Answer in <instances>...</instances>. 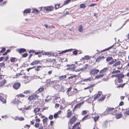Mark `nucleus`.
Instances as JSON below:
<instances>
[{"label":"nucleus","instance_id":"49530a36","mask_svg":"<svg viewBox=\"0 0 129 129\" xmlns=\"http://www.w3.org/2000/svg\"><path fill=\"white\" fill-rule=\"evenodd\" d=\"M99 118V116H96L94 118V121L95 122H96L97 121V120Z\"/></svg>","mask_w":129,"mask_h":129},{"label":"nucleus","instance_id":"5701e85b","mask_svg":"<svg viewBox=\"0 0 129 129\" xmlns=\"http://www.w3.org/2000/svg\"><path fill=\"white\" fill-rule=\"evenodd\" d=\"M120 63V61H117L115 63L113 64V66H116L118 65H119Z\"/></svg>","mask_w":129,"mask_h":129},{"label":"nucleus","instance_id":"7ed1b4c3","mask_svg":"<svg viewBox=\"0 0 129 129\" xmlns=\"http://www.w3.org/2000/svg\"><path fill=\"white\" fill-rule=\"evenodd\" d=\"M99 70L96 69H93L90 70V74L91 75H94L97 74L99 72Z\"/></svg>","mask_w":129,"mask_h":129},{"label":"nucleus","instance_id":"052dcab7","mask_svg":"<svg viewBox=\"0 0 129 129\" xmlns=\"http://www.w3.org/2000/svg\"><path fill=\"white\" fill-rule=\"evenodd\" d=\"M58 116L57 113H55L54 115V118H57Z\"/></svg>","mask_w":129,"mask_h":129},{"label":"nucleus","instance_id":"2f4dec72","mask_svg":"<svg viewBox=\"0 0 129 129\" xmlns=\"http://www.w3.org/2000/svg\"><path fill=\"white\" fill-rule=\"evenodd\" d=\"M113 59L112 57H107L106 58V60L108 61H109Z\"/></svg>","mask_w":129,"mask_h":129},{"label":"nucleus","instance_id":"f03ea898","mask_svg":"<svg viewBox=\"0 0 129 129\" xmlns=\"http://www.w3.org/2000/svg\"><path fill=\"white\" fill-rule=\"evenodd\" d=\"M54 8L52 6H47L45 7H41V10L43 11V9H44L45 10H46V11H51L53 10Z\"/></svg>","mask_w":129,"mask_h":129},{"label":"nucleus","instance_id":"a19ab883","mask_svg":"<svg viewBox=\"0 0 129 129\" xmlns=\"http://www.w3.org/2000/svg\"><path fill=\"white\" fill-rule=\"evenodd\" d=\"M71 1V0H67L64 1V5L67 4Z\"/></svg>","mask_w":129,"mask_h":129},{"label":"nucleus","instance_id":"2eb2a0df","mask_svg":"<svg viewBox=\"0 0 129 129\" xmlns=\"http://www.w3.org/2000/svg\"><path fill=\"white\" fill-rule=\"evenodd\" d=\"M66 75H62L59 77V81H62L66 77Z\"/></svg>","mask_w":129,"mask_h":129},{"label":"nucleus","instance_id":"1a4fd4ad","mask_svg":"<svg viewBox=\"0 0 129 129\" xmlns=\"http://www.w3.org/2000/svg\"><path fill=\"white\" fill-rule=\"evenodd\" d=\"M76 120V118L74 116H73L72 118L70 119L69 122L71 124H72L74 122H75Z\"/></svg>","mask_w":129,"mask_h":129},{"label":"nucleus","instance_id":"dca6fc26","mask_svg":"<svg viewBox=\"0 0 129 129\" xmlns=\"http://www.w3.org/2000/svg\"><path fill=\"white\" fill-rule=\"evenodd\" d=\"M122 116V115L121 113H116L115 115V117L117 119H119Z\"/></svg>","mask_w":129,"mask_h":129},{"label":"nucleus","instance_id":"680f3d73","mask_svg":"<svg viewBox=\"0 0 129 129\" xmlns=\"http://www.w3.org/2000/svg\"><path fill=\"white\" fill-rule=\"evenodd\" d=\"M91 80V78H89L86 79H85L84 80V81H90Z\"/></svg>","mask_w":129,"mask_h":129},{"label":"nucleus","instance_id":"58836bf2","mask_svg":"<svg viewBox=\"0 0 129 129\" xmlns=\"http://www.w3.org/2000/svg\"><path fill=\"white\" fill-rule=\"evenodd\" d=\"M125 85V84H121L119 85H118L117 86V88L119 87H123Z\"/></svg>","mask_w":129,"mask_h":129},{"label":"nucleus","instance_id":"c9c22d12","mask_svg":"<svg viewBox=\"0 0 129 129\" xmlns=\"http://www.w3.org/2000/svg\"><path fill=\"white\" fill-rule=\"evenodd\" d=\"M40 110V109L39 108H36L34 110V112L35 113H36L39 111Z\"/></svg>","mask_w":129,"mask_h":129},{"label":"nucleus","instance_id":"b1692460","mask_svg":"<svg viewBox=\"0 0 129 129\" xmlns=\"http://www.w3.org/2000/svg\"><path fill=\"white\" fill-rule=\"evenodd\" d=\"M88 67V66L87 64H85L84 67L81 69L80 70L82 71L85 70L87 69V67Z\"/></svg>","mask_w":129,"mask_h":129},{"label":"nucleus","instance_id":"39448f33","mask_svg":"<svg viewBox=\"0 0 129 129\" xmlns=\"http://www.w3.org/2000/svg\"><path fill=\"white\" fill-rule=\"evenodd\" d=\"M21 86V84L19 83H15L13 85V88L16 89H17L19 88Z\"/></svg>","mask_w":129,"mask_h":129},{"label":"nucleus","instance_id":"0eeeda50","mask_svg":"<svg viewBox=\"0 0 129 129\" xmlns=\"http://www.w3.org/2000/svg\"><path fill=\"white\" fill-rule=\"evenodd\" d=\"M71 89L72 88L71 87H70V88H69L68 89V90H67V91H66V92L67 93V94H68V96L72 95L73 94H74V93H73V92H75V90L76 91L77 90V89L76 88H75L74 89V91L72 93L71 92V94H70L69 93V92L70 91Z\"/></svg>","mask_w":129,"mask_h":129},{"label":"nucleus","instance_id":"cd10ccee","mask_svg":"<svg viewBox=\"0 0 129 129\" xmlns=\"http://www.w3.org/2000/svg\"><path fill=\"white\" fill-rule=\"evenodd\" d=\"M34 67V68H35V70L37 71H39V69L41 67V66H37V67Z\"/></svg>","mask_w":129,"mask_h":129},{"label":"nucleus","instance_id":"7c9ffc66","mask_svg":"<svg viewBox=\"0 0 129 129\" xmlns=\"http://www.w3.org/2000/svg\"><path fill=\"white\" fill-rule=\"evenodd\" d=\"M70 50H71V49H68V50H65L64 51H62L60 53H59V54H61L62 53H66L68 51H70Z\"/></svg>","mask_w":129,"mask_h":129},{"label":"nucleus","instance_id":"f3484780","mask_svg":"<svg viewBox=\"0 0 129 129\" xmlns=\"http://www.w3.org/2000/svg\"><path fill=\"white\" fill-rule=\"evenodd\" d=\"M108 69V68H104V69L100 71V74H104V73L107 71V70Z\"/></svg>","mask_w":129,"mask_h":129},{"label":"nucleus","instance_id":"c756f323","mask_svg":"<svg viewBox=\"0 0 129 129\" xmlns=\"http://www.w3.org/2000/svg\"><path fill=\"white\" fill-rule=\"evenodd\" d=\"M80 7L81 8H84L86 7V6L84 4H82L80 5Z\"/></svg>","mask_w":129,"mask_h":129},{"label":"nucleus","instance_id":"e2e57ef3","mask_svg":"<svg viewBox=\"0 0 129 129\" xmlns=\"http://www.w3.org/2000/svg\"><path fill=\"white\" fill-rule=\"evenodd\" d=\"M34 67H32V68H28V69H27V70H27V71L29 72V71L30 70H31V69H33V68H34Z\"/></svg>","mask_w":129,"mask_h":129},{"label":"nucleus","instance_id":"603ef678","mask_svg":"<svg viewBox=\"0 0 129 129\" xmlns=\"http://www.w3.org/2000/svg\"><path fill=\"white\" fill-rule=\"evenodd\" d=\"M87 112L86 110H84L82 111V115H85L86 114Z\"/></svg>","mask_w":129,"mask_h":129},{"label":"nucleus","instance_id":"ea45409f","mask_svg":"<svg viewBox=\"0 0 129 129\" xmlns=\"http://www.w3.org/2000/svg\"><path fill=\"white\" fill-rule=\"evenodd\" d=\"M88 116V115L87 114L82 119V120L83 121L86 119L87 117Z\"/></svg>","mask_w":129,"mask_h":129},{"label":"nucleus","instance_id":"ddd939ff","mask_svg":"<svg viewBox=\"0 0 129 129\" xmlns=\"http://www.w3.org/2000/svg\"><path fill=\"white\" fill-rule=\"evenodd\" d=\"M40 60H36L35 61H34L32 62L30 64V65H34L35 64H37L38 63H39L40 62Z\"/></svg>","mask_w":129,"mask_h":129},{"label":"nucleus","instance_id":"13d9d810","mask_svg":"<svg viewBox=\"0 0 129 129\" xmlns=\"http://www.w3.org/2000/svg\"><path fill=\"white\" fill-rule=\"evenodd\" d=\"M28 55L27 53H24L22 55V56L23 57H26Z\"/></svg>","mask_w":129,"mask_h":129},{"label":"nucleus","instance_id":"8fccbe9b","mask_svg":"<svg viewBox=\"0 0 129 129\" xmlns=\"http://www.w3.org/2000/svg\"><path fill=\"white\" fill-rule=\"evenodd\" d=\"M33 12H34L35 13H37L39 12V10L37 9H34Z\"/></svg>","mask_w":129,"mask_h":129},{"label":"nucleus","instance_id":"e433bc0d","mask_svg":"<svg viewBox=\"0 0 129 129\" xmlns=\"http://www.w3.org/2000/svg\"><path fill=\"white\" fill-rule=\"evenodd\" d=\"M80 123H77L75 124L73 127L72 129H75V128Z\"/></svg>","mask_w":129,"mask_h":129},{"label":"nucleus","instance_id":"473e14b6","mask_svg":"<svg viewBox=\"0 0 129 129\" xmlns=\"http://www.w3.org/2000/svg\"><path fill=\"white\" fill-rule=\"evenodd\" d=\"M105 98V96H103L101 97L100 99L99 100V101H103Z\"/></svg>","mask_w":129,"mask_h":129},{"label":"nucleus","instance_id":"72a5a7b5","mask_svg":"<svg viewBox=\"0 0 129 129\" xmlns=\"http://www.w3.org/2000/svg\"><path fill=\"white\" fill-rule=\"evenodd\" d=\"M120 72V71L117 70L112 71V74H116L118 73H119Z\"/></svg>","mask_w":129,"mask_h":129},{"label":"nucleus","instance_id":"9d476101","mask_svg":"<svg viewBox=\"0 0 129 129\" xmlns=\"http://www.w3.org/2000/svg\"><path fill=\"white\" fill-rule=\"evenodd\" d=\"M31 11L30 9H25L23 11L24 15H25L26 14L29 13Z\"/></svg>","mask_w":129,"mask_h":129},{"label":"nucleus","instance_id":"423d86ee","mask_svg":"<svg viewBox=\"0 0 129 129\" xmlns=\"http://www.w3.org/2000/svg\"><path fill=\"white\" fill-rule=\"evenodd\" d=\"M38 98L37 95L36 94H35L32 95L30 96L28 98V99L30 101L35 100L37 99Z\"/></svg>","mask_w":129,"mask_h":129},{"label":"nucleus","instance_id":"c85d7f7f","mask_svg":"<svg viewBox=\"0 0 129 129\" xmlns=\"http://www.w3.org/2000/svg\"><path fill=\"white\" fill-rule=\"evenodd\" d=\"M78 30L80 32H81L82 31V26L80 25L78 27Z\"/></svg>","mask_w":129,"mask_h":129},{"label":"nucleus","instance_id":"6e6d98bb","mask_svg":"<svg viewBox=\"0 0 129 129\" xmlns=\"http://www.w3.org/2000/svg\"><path fill=\"white\" fill-rule=\"evenodd\" d=\"M6 3V1H4L0 5L1 6H3Z\"/></svg>","mask_w":129,"mask_h":129},{"label":"nucleus","instance_id":"a211bd4d","mask_svg":"<svg viewBox=\"0 0 129 129\" xmlns=\"http://www.w3.org/2000/svg\"><path fill=\"white\" fill-rule=\"evenodd\" d=\"M100 92V93L95 95L94 99V100H96L101 96L102 92Z\"/></svg>","mask_w":129,"mask_h":129},{"label":"nucleus","instance_id":"f8f14e48","mask_svg":"<svg viewBox=\"0 0 129 129\" xmlns=\"http://www.w3.org/2000/svg\"><path fill=\"white\" fill-rule=\"evenodd\" d=\"M113 109H114V108L108 109L106 110L104 113H107V114H108L110 113V112L112 111Z\"/></svg>","mask_w":129,"mask_h":129},{"label":"nucleus","instance_id":"3c124183","mask_svg":"<svg viewBox=\"0 0 129 129\" xmlns=\"http://www.w3.org/2000/svg\"><path fill=\"white\" fill-rule=\"evenodd\" d=\"M30 107V106H29L28 107H25L24 108V109H25L26 110H29L31 109Z\"/></svg>","mask_w":129,"mask_h":129},{"label":"nucleus","instance_id":"bf43d9fd","mask_svg":"<svg viewBox=\"0 0 129 129\" xmlns=\"http://www.w3.org/2000/svg\"><path fill=\"white\" fill-rule=\"evenodd\" d=\"M5 66V64L4 63H0V67H2Z\"/></svg>","mask_w":129,"mask_h":129},{"label":"nucleus","instance_id":"4468645a","mask_svg":"<svg viewBox=\"0 0 129 129\" xmlns=\"http://www.w3.org/2000/svg\"><path fill=\"white\" fill-rule=\"evenodd\" d=\"M105 57L103 56L98 57L96 60V61L97 62H99L102 59H104Z\"/></svg>","mask_w":129,"mask_h":129},{"label":"nucleus","instance_id":"0e129e2a","mask_svg":"<svg viewBox=\"0 0 129 129\" xmlns=\"http://www.w3.org/2000/svg\"><path fill=\"white\" fill-rule=\"evenodd\" d=\"M96 5V4H91L90 5H89V7H92V6H95V5Z\"/></svg>","mask_w":129,"mask_h":129},{"label":"nucleus","instance_id":"393cba45","mask_svg":"<svg viewBox=\"0 0 129 129\" xmlns=\"http://www.w3.org/2000/svg\"><path fill=\"white\" fill-rule=\"evenodd\" d=\"M113 45L112 46H111V47H109L108 48H106V49H104L103 50H102V52H103L104 51H106L107 50H109V49H111V48H112L113 47Z\"/></svg>","mask_w":129,"mask_h":129},{"label":"nucleus","instance_id":"f257e3e1","mask_svg":"<svg viewBox=\"0 0 129 129\" xmlns=\"http://www.w3.org/2000/svg\"><path fill=\"white\" fill-rule=\"evenodd\" d=\"M59 82V81L58 80H54L52 81L49 83L50 85H53L54 84V85L53 86V87L55 88H56V87L57 88H58L59 85L58 84L57 85L56 84Z\"/></svg>","mask_w":129,"mask_h":129},{"label":"nucleus","instance_id":"a878e982","mask_svg":"<svg viewBox=\"0 0 129 129\" xmlns=\"http://www.w3.org/2000/svg\"><path fill=\"white\" fill-rule=\"evenodd\" d=\"M6 82V80H4L0 82V86L4 85Z\"/></svg>","mask_w":129,"mask_h":129},{"label":"nucleus","instance_id":"338daca9","mask_svg":"<svg viewBox=\"0 0 129 129\" xmlns=\"http://www.w3.org/2000/svg\"><path fill=\"white\" fill-rule=\"evenodd\" d=\"M73 54L75 55H76L77 54V52L76 51H74L73 52Z\"/></svg>","mask_w":129,"mask_h":129},{"label":"nucleus","instance_id":"6ab92c4d","mask_svg":"<svg viewBox=\"0 0 129 129\" xmlns=\"http://www.w3.org/2000/svg\"><path fill=\"white\" fill-rule=\"evenodd\" d=\"M104 74H100L96 76L95 78V79H97L100 78H101L104 75Z\"/></svg>","mask_w":129,"mask_h":129},{"label":"nucleus","instance_id":"79ce46f5","mask_svg":"<svg viewBox=\"0 0 129 129\" xmlns=\"http://www.w3.org/2000/svg\"><path fill=\"white\" fill-rule=\"evenodd\" d=\"M124 114L126 115H129V108L128 110L124 112Z\"/></svg>","mask_w":129,"mask_h":129},{"label":"nucleus","instance_id":"412c9836","mask_svg":"<svg viewBox=\"0 0 129 129\" xmlns=\"http://www.w3.org/2000/svg\"><path fill=\"white\" fill-rule=\"evenodd\" d=\"M10 60L11 62H16L17 60V59L15 57H11Z\"/></svg>","mask_w":129,"mask_h":129},{"label":"nucleus","instance_id":"6e6552de","mask_svg":"<svg viewBox=\"0 0 129 129\" xmlns=\"http://www.w3.org/2000/svg\"><path fill=\"white\" fill-rule=\"evenodd\" d=\"M83 103V102H81L76 105L74 107V109H73V111L77 109L78 108H80L81 105Z\"/></svg>","mask_w":129,"mask_h":129},{"label":"nucleus","instance_id":"de8ad7c7","mask_svg":"<svg viewBox=\"0 0 129 129\" xmlns=\"http://www.w3.org/2000/svg\"><path fill=\"white\" fill-rule=\"evenodd\" d=\"M17 119L18 120L20 121H22L24 120V118L22 117H19Z\"/></svg>","mask_w":129,"mask_h":129},{"label":"nucleus","instance_id":"20e7f679","mask_svg":"<svg viewBox=\"0 0 129 129\" xmlns=\"http://www.w3.org/2000/svg\"><path fill=\"white\" fill-rule=\"evenodd\" d=\"M6 98L3 94H0V100L3 103H5L6 102Z\"/></svg>","mask_w":129,"mask_h":129},{"label":"nucleus","instance_id":"9b49d317","mask_svg":"<svg viewBox=\"0 0 129 129\" xmlns=\"http://www.w3.org/2000/svg\"><path fill=\"white\" fill-rule=\"evenodd\" d=\"M75 68V66L73 64H72L71 65V66L70 67H69L67 68V70H74Z\"/></svg>","mask_w":129,"mask_h":129},{"label":"nucleus","instance_id":"4d7b16f0","mask_svg":"<svg viewBox=\"0 0 129 129\" xmlns=\"http://www.w3.org/2000/svg\"><path fill=\"white\" fill-rule=\"evenodd\" d=\"M39 126V123H35V126L36 127H38Z\"/></svg>","mask_w":129,"mask_h":129},{"label":"nucleus","instance_id":"864d4df0","mask_svg":"<svg viewBox=\"0 0 129 129\" xmlns=\"http://www.w3.org/2000/svg\"><path fill=\"white\" fill-rule=\"evenodd\" d=\"M122 81V80L121 78H118V82L119 83L121 82Z\"/></svg>","mask_w":129,"mask_h":129},{"label":"nucleus","instance_id":"37998d69","mask_svg":"<svg viewBox=\"0 0 129 129\" xmlns=\"http://www.w3.org/2000/svg\"><path fill=\"white\" fill-rule=\"evenodd\" d=\"M47 119H48L46 118L43 119V123L44 124L45 123H46V122Z\"/></svg>","mask_w":129,"mask_h":129},{"label":"nucleus","instance_id":"4c0bfd02","mask_svg":"<svg viewBox=\"0 0 129 129\" xmlns=\"http://www.w3.org/2000/svg\"><path fill=\"white\" fill-rule=\"evenodd\" d=\"M90 59L89 57L88 56H85L83 58V59H85V60H87Z\"/></svg>","mask_w":129,"mask_h":129},{"label":"nucleus","instance_id":"774afa93","mask_svg":"<svg viewBox=\"0 0 129 129\" xmlns=\"http://www.w3.org/2000/svg\"><path fill=\"white\" fill-rule=\"evenodd\" d=\"M45 54L49 56L50 54V53L48 52H46L45 53Z\"/></svg>","mask_w":129,"mask_h":129},{"label":"nucleus","instance_id":"09e8293b","mask_svg":"<svg viewBox=\"0 0 129 129\" xmlns=\"http://www.w3.org/2000/svg\"><path fill=\"white\" fill-rule=\"evenodd\" d=\"M44 89V88L43 87L40 88L38 90V91L39 92H41Z\"/></svg>","mask_w":129,"mask_h":129},{"label":"nucleus","instance_id":"f704fd0d","mask_svg":"<svg viewBox=\"0 0 129 129\" xmlns=\"http://www.w3.org/2000/svg\"><path fill=\"white\" fill-rule=\"evenodd\" d=\"M93 86V85H91L89 86H88L87 87L85 88H84V89L86 90V89H89L90 88L92 87Z\"/></svg>","mask_w":129,"mask_h":129},{"label":"nucleus","instance_id":"5fc2aeb1","mask_svg":"<svg viewBox=\"0 0 129 129\" xmlns=\"http://www.w3.org/2000/svg\"><path fill=\"white\" fill-rule=\"evenodd\" d=\"M6 50L5 48H4L2 49V50L0 51V53H2L4 52Z\"/></svg>","mask_w":129,"mask_h":129},{"label":"nucleus","instance_id":"aec40b11","mask_svg":"<svg viewBox=\"0 0 129 129\" xmlns=\"http://www.w3.org/2000/svg\"><path fill=\"white\" fill-rule=\"evenodd\" d=\"M26 51V50L25 49L21 48L18 50V51L20 53H22L25 52Z\"/></svg>","mask_w":129,"mask_h":129},{"label":"nucleus","instance_id":"a18cd8bd","mask_svg":"<svg viewBox=\"0 0 129 129\" xmlns=\"http://www.w3.org/2000/svg\"><path fill=\"white\" fill-rule=\"evenodd\" d=\"M60 4H58L57 5H55V8L56 9H57L58 8H59V7L60 6Z\"/></svg>","mask_w":129,"mask_h":129},{"label":"nucleus","instance_id":"69168bd1","mask_svg":"<svg viewBox=\"0 0 129 129\" xmlns=\"http://www.w3.org/2000/svg\"><path fill=\"white\" fill-rule=\"evenodd\" d=\"M17 96H20V97H24V95L22 94H20L19 95H17Z\"/></svg>","mask_w":129,"mask_h":129},{"label":"nucleus","instance_id":"bb28decb","mask_svg":"<svg viewBox=\"0 0 129 129\" xmlns=\"http://www.w3.org/2000/svg\"><path fill=\"white\" fill-rule=\"evenodd\" d=\"M112 60L109 62V64L110 65H111L113 63L115 62L116 61V59H113Z\"/></svg>","mask_w":129,"mask_h":129},{"label":"nucleus","instance_id":"c03bdc74","mask_svg":"<svg viewBox=\"0 0 129 129\" xmlns=\"http://www.w3.org/2000/svg\"><path fill=\"white\" fill-rule=\"evenodd\" d=\"M72 114V113L71 112H69L68 113L67 117L68 118L70 117Z\"/></svg>","mask_w":129,"mask_h":129},{"label":"nucleus","instance_id":"4be33fe9","mask_svg":"<svg viewBox=\"0 0 129 129\" xmlns=\"http://www.w3.org/2000/svg\"><path fill=\"white\" fill-rule=\"evenodd\" d=\"M124 76L122 74H117V77L118 78H122L124 77Z\"/></svg>","mask_w":129,"mask_h":129}]
</instances>
